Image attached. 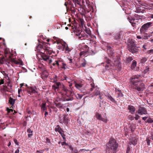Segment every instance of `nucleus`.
<instances>
[{"label":"nucleus","mask_w":153,"mask_h":153,"mask_svg":"<svg viewBox=\"0 0 153 153\" xmlns=\"http://www.w3.org/2000/svg\"><path fill=\"white\" fill-rule=\"evenodd\" d=\"M47 44V43L43 44V45L39 44L36 47V49L40 53L43 61L49 64L52 62L51 56L46 55V53L50 55L54 52L52 49L48 47Z\"/></svg>","instance_id":"obj_1"},{"label":"nucleus","mask_w":153,"mask_h":153,"mask_svg":"<svg viewBox=\"0 0 153 153\" xmlns=\"http://www.w3.org/2000/svg\"><path fill=\"white\" fill-rule=\"evenodd\" d=\"M131 87L138 91H143L145 88L144 84L142 82L140 76L136 75L131 78Z\"/></svg>","instance_id":"obj_2"},{"label":"nucleus","mask_w":153,"mask_h":153,"mask_svg":"<svg viewBox=\"0 0 153 153\" xmlns=\"http://www.w3.org/2000/svg\"><path fill=\"white\" fill-rule=\"evenodd\" d=\"M53 38L54 40H56L55 42H53V39H50L48 38H45L44 40H45L46 39V41L48 42H51V44H54L55 43H56L58 44V49L64 51L65 48L64 47V45H65V43L66 42L63 41L62 39L56 37H53ZM47 44L50 45L51 43H47Z\"/></svg>","instance_id":"obj_3"},{"label":"nucleus","mask_w":153,"mask_h":153,"mask_svg":"<svg viewBox=\"0 0 153 153\" xmlns=\"http://www.w3.org/2000/svg\"><path fill=\"white\" fill-rule=\"evenodd\" d=\"M9 62H7V63L10 66V64L12 66H13V64H15L18 66L23 65L22 61L20 59H16L14 58V55H12L10 56V58L8 59Z\"/></svg>","instance_id":"obj_4"},{"label":"nucleus","mask_w":153,"mask_h":153,"mask_svg":"<svg viewBox=\"0 0 153 153\" xmlns=\"http://www.w3.org/2000/svg\"><path fill=\"white\" fill-rule=\"evenodd\" d=\"M118 146V144L115 140L114 138H111L107 144L108 149L116 151Z\"/></svg>","instance_id":"obj_5"},{"label":"nucleus","mask_w":153,"mask_h":153,"mask_svg":"<svg viewBox=\"0 0 153 153\" xmlns=\"http://www.w3.org/2000/svg\"><path fill=\"white\" fill-rule=\"evenodd\" d=\"M128 50L132 53H135L137 52V48L135 45V43L131 41L128 44Z\"/></svg>","instance_id":"obj_6"},{"label":"nucleus","mask_w":153,"mask_h":153,"mask_svg":"<svg viewBox=\"0 0 153 153\" xmlns=\"http://www.w3.org/2000/svg\"><path fill=\"white\" fill-rule=\"evenodd\" d=\"M152 22H148L143 25L140 28V30L141 33L146 32L148 29L152 26Z\"/></svg>","instance_id":"obj_7"},{"label":"nucleus","mask_w":153,"mask_h":153,"mask_svg":"<svg viewBox=\"0 0 153 153\" xmlns=\"http://www.w3.org/2000/svg\"><path fill=\"white\" fill-rule=\"evenodd\" d=\"M102 95L103 94L102 93L100 92V91L99 88H96L94 91L93 93L91 94L90 95L91 97H94L95 96L99 95L100 98V99H103V97L102 96Z\"/></svg>","instance_id":"obj_8"},{"label":"nucleus","mask_w":153,"mask_h":153,"mask_svg":"<svg viewBox=\"0 0 153 153\" xmlns=\"http://www.w3.org/2000/svg\"><path fill=\"white\" fill-rule=\"evenodd\" d=\"M27 92L30 95L37 93V88L35 87H30L28 88Z\"/></svg>","instance_id":"obj_9"},{"label":"nucleus","mask_w":153,"mask_h":153,"mask_svg":"<svg viewBox=\"0 0 153 153\" xmlns=\"http://www.w3.org/2000/svg\"><path fill=\"white\" fill-rule=\"evenodd\" d=\"M1 92L4 96L8 95V91L6 86H4L1 89Z\"/></svg>","instance_id":"obj_10"},{"label":"nucleus","mask_w":153,"mask_h":153,"mask_svg":"<svg viewBox=\"0 0 153 153\" xmlns=\"http://www.w3.org/2000/svg\"><path fill=\"white\" fill-rule=\"evenodd\" d=\"M137 113L140 115H142L143 114H147V113L145 108L140 107L137 111Z\"/></svg>","instance_id":"obj_11"},{"label":"nucleus","mask_w":153,"mask_h":153,"mask_svg":"<svg viewBox=\"0 0 153 153\" xmlns=\"http://www.w3.org/2000/svg\"><path fill=\"white\" fill-rule=\"evenodd\" d=\"M4 54L5 56L9 59L10 58V56L12 55H13V54L10 53L9 49H5L4 50Z\"/></svg>","instance_id":"obj_12"},{"label":"nucleus","mask_w":153,"mask_h":153,"mask_svg":"<svg viewBox=\"0 0 153 153\" xmlns=\"http://www.w3.org/2000/svg\"><path fill=\"white\" fill-rule=\"evenodd\" d=\"M128 109L129 112L132 114H135V108L133 106L131 105H129L128 107Z\"/></svg>","instance_id":"obj_13"},{"label":"nucleus","mask_w":153,"mask_h":153,"mask_svg":"<svg viewBox=\"0 0 153 153\" xmlns=\"http://www.w3.org/2000/svg\"><path fill=\"white\" fill-rule=\"evenodd\" d=\"M65 45H64V47H65L64 50L65 51V53H69L71 51L72 49L68 47V45L66 43H65Z\"/></svg>","instance_id":"obj_14"},{"label":"nucleus","mask_w":153,"mask_h":153,"mask_svg":"<svg viewBox=\"0 0 153 153\" xmlns=\"http://www.w3.org/2000/svg\"><path fill=\"white\" fill-rule=\"evenodd\" d=\"M137 139L136 138L134 137L130 140V144L135 145L137 143Z\"/></svg>","instance_id":"obj_15"},{"label":"nucleus","mask_w":153,"mask_h":153,"mask_svg":"<svg viewBox=\"0 0 153 153\" xmlns=\"http://www.w3.org/2000/svg\"><path fill=\"white\" fill-rule=\"evenodd\" d=\"M46 103H43L40 105L41 110L42 112H43L47 110V108L46 106Z\"/></svg>","instance_id":"obj_16"},{"label":"nucleus","mask_w":153,"mask_h":153,"mask_svg":"<svg viewBox=\"0 0 153 153\" xmlns=\"http://www.w3.org/2000/svg\"><path fill=\"white\" fill-rule=\"evenodd\" d=\"M111 61L110 60H107L105 66V69L106 70H108L110 69L111 66Z\"/></svg>","instance_id":"obj_17"},{"label":"nucleus","mask_w":153,"mask_h":153,"mask_svg":"<svg viewBox=\"0 0 153 153\" xmlns=\"http://www.w3.org/2000/svg\"><path fill=\"white\" fill-rule=\"evenodd\" d=\"M68 118L67 115H64L63 118L61 120V121L64 123H68Z\"/></svg>","instance_id":"obj_18"},{"label":"nucleus","mask_w":153,"mask_h":153,"mask_svg":"<svg viewBox=\"0 0 153 153\" xmlns=\"http://www.w3.org/2000/svg\"><path fill=\"white\" fill-rule=\"evenodd\" d=\"M115 92L118 95V97H123V95L122 94L121 90L115 89Z\"/></svg>","instance_id":"obj_19"},{"label":"nucleus","mask_w":153,"mask_h":153,"mask_svg":"<svg viewBox=\"0 0 153 153\" xmlns=\"http://www.w3.org/2000/svg\"><path fill=\"white\" fill-rule=\"evenodd\" d=\"M107 98L108 100H109L111 102H113L116 103V101H115L114 99L113 98L111 95L109 94H108L107 96Z\"/></svg>","instance_id":"obj_20"},{"label":"nucleus","mask_w":153,"mask_h":153,"mask_svg":"<svg viewBox=\"0 0 153 153\" xmlns=\"http://www.w3.org/2000/svg\"><path fill=\"white\" fill-rule=\"evenodd\" d=\"M137 64V63L136 61L135 60H133L132 64L131 65V68L132 69H134L136 67Z\"/></svg>","instance_id":"obj_21"},{"label":"nucleus","mask_w":153,"mask_h":153,"mask_svg":"<svg viewBox=\"0 0 153 153\" xmlns=\"http://www.w3.org/2000/svg\"><path fill=\"white\" fill-rule=\"evenodd\" d=\"M33 131H32L30 128H29L27 130V132L29 133L28 134V137H30L31 136L33 135Z\"/></svg>","instance_id":"obj_22"},{"label":"nucleus","mask_w":153,"mask_h":153,"mask_svg":"<svg viewBox=\"0 0 153 153\" xmlns=\"http://www.w3.org/2000/svg\"><path fill=\"white\" fill-rule=\"evenodd\" d=\"M9 102L10 104L11 105H14L15 102V100L13 99L12 98L10 97L9 99Z\"/></svg>","instance_id":"obj_23"},{"label":"nucleus","mask_w":153,"mask_h":153,"mask_svg":"<svg viewBox=\"0 0 153 153\" xmlns=\"http://www.w3.org/2000/svg\"><path fill=\"white\" fill-rule=\"evenodd\" d=\"M152 139L151 137H148L146 139V141L147 143V145L148 146L150 145V143L151 142V139Z\"/></svg>","instance_id":"obj_24"},{"label":"nucleus","mask_w":153,"mask_h":153,"mask_svg":"<svg viewBox=\"0 0 153 153\" xmlns=\"http://www.w3.org/2000/svg\"><path fill=\"white\" fill-rule=\"evenodd\" d=\"M89 151L88 149L86 150L85 149H81L79 151V153H91L86 152V151Z\"/></svg>","instance_id":"obj_25"},{"label":"nucleus","mask_w":153,"mask_h":153,"mask_svg":"<svg viewBox=\"0 0 153 153\" xmlns=\"http://www.w3.org/2000/svg\"><path fill=\"white\" fill-rule=\"evenodd\" d=\"M133 60V58L131 57H129L126 59V62L129 64L130 62Z\"/></svg>","instance_id":"obj_26"},{"label":"nucleus","mask_w":153,"mask_h":153,"mask_svg":"<svg viewBox=\"0 0 153 153\" xmlns=\"http://www.w3.org/2000/svg\"><path fill=\"white\" fill-rule=\"evenodd\" d=\"M62 130V128L60 127V126L59 125H57L55 128V131L56 132L58 131L59 132Z\"/></svg>","instance_id":"obj_27"},{"label":"nucleus","mask_w":153,"mask_h":153,"mask_svg":"<svg viewBox=\"0 0 153 153\" xmlns=\"http://www.w3.org/2000/svg\"><path fill=\"white\" fill-rule=\"evenodd\" d=\"M147 60V58L145 57H143L140 59V62L142 63H144Z\"/></svg>","instance_id":"obj_28"},{"label":"nucleus","mask_w":153,"mask_h":153,"mask_svg":"<svg viewBox=\"0 0 153 153\" xmlns=\"http://www.w3.org/2000/svg\"><path fill=\"white\" fill-rule=\"evenodd\" d=\"M107 47H108V51L109 50V49H111V47L110 46H107ZM108 53L109 54H111V56H114V53L112 51L111 52V53H110V52H109V51H108Z\"/></svg>","instance_id":"obj_29"},{"label":"nucleus","mask_w":153,"mask_h":153,"mask_svg":"<svg viewBox=\"0 0 153 153\" xmlns=\"http://www.w3.org/2000/svg\"><path fill=\"white\" fill-rule=\"evenodd\" d=\"M75 86L76 88L79 89L82 87V85L81 84H79L78 83H76Z\"/></svg>","instance_id":"obj_30"},{"label":"nucleus","mask_w":153,"mask_h":153,"mask_svg":"<svg viewBox=\"0 0 153 153\" xmlns=\"http://www.w3.org/2000/svg\"><path fill=\"white\" fill-rule=\"evenodd\" d=\"M96 117L99 120H100L102 118L101 115L98 113H96Z\"/></svg>","instance_id":"obj_31"},{"label":"nucleus","mask_w":153,"mask_h":153,"mask_svg":"<svg viewBox=\"0 0 153 153\" xmlns=\"http://www.w3.org/2000/svg\"><path fill=\"white\" fill-rule=\"evenodd\" d=\"M62 66L61 67V68H62L65 69L68 68L67 65L65 63H62Z\"/></svg>","instance_id":"obj_32"},{"label":"nucleus","mask_w":153,"mask_h":153,"mask_svg":"<svg viewBox=\"0 0 153 153\" xmlns=\"http://www.w3.org/2000/svg\"><path fill=\"white\" fill-rule=\"evenodd\" d=\"M82 96L83 95L81 94H77L76 95V97L77 99H81Z\"/></svg>","instance_id":"obj_33"},{"label":"nucleus","mask_w":153,"mask_h":153,"mask_svg":"<svg viewBox=\"0 0 153 153\" xmlns=\"http://www.w3.org/2000/svg\"><path fill=\"white\" fill-rule=\"evenodd\" d=\"M106 153H116V152L108 149Z\"/></svg>","instance_id":"obj_34"},{"label":"nucleus","mask_w":153,"mask_h":153,"mask_svg":"<svg viewBox=\"0 0 153 153\" xmlns=\"http://www.w3.org/2000/svg\"><path fill=\"white\" fill-rule=\"evenodd\" d=\"M68 59L69 62V63L70 64H71L73 63V59L71 57H69V56H68L67 57Z\"/></svg>","instance_id":"obj_35"},{"label":"nucleus","mask_w":153,"mask_h":153,"mask_svg":"<svg viewBox=\"0 0 153 153\" xmlns=\"http://www.w3.org/2000/svg\"><path fill=\"white\" fill-rule=\"evenodd\" d=\"M148 35V34H147ZM152 35H150V34H148V36H145L143 38V39H148L150 37V36H152Z\"/></svg>","instance_id":"obj_36"},{"label":"nucleus","mask_w":153,"mask_h":153,"mask_svg":"<svg viewBox=\"0 0 153 153\" xmlns=\"http://www.w3.org/2000/svg\"><path fill=\"white\" fill-rule=\"evenodd\" d=\"M63 90L65 93H67V94L68 93H70L71 92L70 91L67 90L65 87L63 88Z\"/></svg>","instance_id":"obj_37"},{"label":"nucleus","mask_w":153,"mask_h":153,"mask_svg":"<svg viewBox=\"0 0 153 153\" xmlns=\"http://www.w3.org/2000/svg\"><path fill=\"white\" fill-rule=\"evenodd\" d=\"M76 36H78V38L81 39H82V35L81 33L76 34Z\"/></svg>","instance_id":"obj_38"},{"label":"nucleus","mask_w":153,"mask_h":153,"mask_svg":"<svg viewBox=\"0 0 153 153\" xmlns=\"http://www.w3.org/2000/svg\"><path fill=\"white\" fill-rule=\"evenodd\" d=\"M46 143L48 145H50L51 144L50 140L48 138L46 139Z\"/></svg>","instance_id":"obj_39"},{"label":"nucleus","mask_w":153,"mask_h":153,"mask_svg":"<svg viewBox=\"0 0 153 153\" xmlns=\"http://www.w3.org/2000/svg\"><path fill=\"white\" fill-rule=\"evenodd\" d=\"M57 86L55 87L56 89H58L59 88V86L61 85V83L60 82H58L56 83Z\"/></svg>","instance_id":"obj_40"},{"label":"nucleus","mask_w":153,"mask_h":153,"mask_svg":"<svg viewBox=\"0 0 153 153\" xmlns=\"http://www.w3.org/2000/svg\"><path fill=\"white\" fill-rule=\"evenodd\" d=\"M100 120H101L105 123H106L107 122V119L106 118H104L102 117Z\"/></svg>","instance_id":"obj_41"},{"label":"nucleus","mask_w":153,"mask_h":153,"mask_svg":"<svg viewBox=\"0 0 153 153\" xmlns=\"http://www.w3.org/2000/svg\"><path fill=\"white\" fill-rule=\"evenodd\" d=\"M140 118V116H139L137 114H136L134 118L136 120H137L138 119Z\"/></svg>","instance_id":"obj_42"},{"label":"nucleus","mask_w":153,"mask_h":153,"mask_svg":"<svg viewBox=\"0 0 153 153\" xmlns=\"http://www.w3.org/2000/svg\"><path fill=\"white\" fill-rule=\"evenodd\" d=\"M86 64V62L85 60H84L83 62L81 64V65L83 67H85Z\"/></svg>","instance_id":"obj_43"},{"label":"nucleus","mask_w":153,"mask_h":153,"mask_svg":"<svg viewBox=\"0 0 153 153\" xmlns=\"http://www.w3.org/2000/svg\"><path fill=\"white\" fill-rule=\"evenodd\" d=\"M128 118L129 120H134V118L133 117V116L131 115H129L128 116Z\"/></svg>","instance_id":"obj_44"},{"label":"nucleus","mask_w":153,"mask_h":153,"mask_svg":"<svg viewBox=\"0 0 153 153\" xmlns=\"http://www.w3.org/2000/svg\"><path fill=\"white\" fill-rule=\"evenodd\" d=\"M55 62H56V63H53V65L54 66L56 64L58 66H59V62L57 60H56L55 61Z\"/></svg>","instance_id":"obj_45"},{"label":"nucleus","mask_w":153,"mask_h":153,"mask_svg":"<svg viewBox=\"0 0 153 153\" xmlns=\"http://www.w3.org/2000/svg\"><path fill=\"white\" fill-rule=\"evenodd\" d=\"M147 122L148 123H152V122H153V120H152L150 118H149V119H148L147 121Z\"/></svg>","instance_id":"obj_46"},{"label":"nucleus","mask_w":153,"mask_h":153,"mask_svg":"<svg viewBox=\"0 0 153 153\" xmlns=\"http://www.w3.org/2000/svg\"><path fill=\"white\" fill-rule=\"evenodd\" d=\"M4 80L3 79H1L0 80V85L3 84L4 83Z\"/></svg>","instance_id":"obj_47"},{"label":"nucleus","mask_w":153,"mask_h":153,"mask_svg":"<svg viewBox=\"0 0 153 153\" xmlns=\"http://www.w3.org/2000/svg\"><path fill=\"white\" fill-rule=\"evenodd\" d=\"M148 53L149 54H151V53H153V50L151 49L150 50H149L148 51Z\"/></svg>","instance_id":"obj_48"},{"label":"nucleus","mask_w":153,"mask_h":153,"mask_svg":"<svg viewBox=\"0 0 153 153\" xmlns=\"http://www.w3.org/2000/svg\"><path fill=\"white\" fill-rule=\"evenodd\" d=\"M72 153H79V151H78L77 149L74 150Z\"/></svg>","instance_id":"obj_49"},{"label":"nucleus","mask_w":153,"mask_h":153,"mask_svg":"<svg viewBox=\"0 0 153 153\" xmlns=\"http://www.w3.org/2000/svg\"><path fill=\"white\" fill-rule=\"evenodd\" d=\"M130 23H131L132 26H134V24H135V23L132 21V20H130Z\"/></svg>","instance_id":"obj_50"},{"label":"nucleus","mask_w":153,"mask_h":153,"mask_svg":"<svg viewBox=\"0 0 153 153\" xmlns=\"http://www.w3.org/2000/svg\"><path fill=\"white\" fill-rule=\"evenodd\" d=\"M7 86H9L10 87L12 86L10 85V82L9 81L7 82Z\"/></svg>","instance_id":"obj_51"},{"label":"nucleus","mask_w":153,"mask_h":153,"mask_svg":"<svg viewBox=\"0 0 153 153\" xmlns=\"http://www.w3.org/2000/svg\"><path fill=\"white\" fill-rule=\"evenodd\" d=\"M14 141L16 145H18V143L16 139H14Z\"/></svg>","instance_id":"obj_52"},{"label":"nucleus","mask_w":153,"mask_h":153,"mask_svg":"<svg viewBox=\"0 0 153 153\" xmlns=\"http://www.w3.org/2000/svg\"><path fill=\"white\" fill-rule=\"evenodd\" d=\"M148 118V117H143L142 118V119L145 121L146 120V119H147V118Z\"/></svg>","instance_id":"obj_53"},{"label":"nucleus","mask_w":153,"mask_h":153,"mask_svg":"<svg viewBox=\"0 0 153 153\" xmlns=\"http://www.w3.org/2000/svg\"><path fill=\"white\" fill-rule=\"evenodd\" d=\"M91 82H92V83H91L90 85H91V87H93L94 86V84L93 83L92 80L91 81Z\"/></svg>","instance_id":"obj_54"},{"label":"nucleus","mask_w":153,"mask_h":153,"mask_svg":"<svg viewBox=\"0 0 153 153\" xmlns=\"http://www.w3.org/2000/svg\"><path fill=\"white\" fill-rule=\"evenodd\" d=\"M61 144H62V146L64 145H65L66 144V143L65 142H62L61 143Z\"/></svg>","instance_id":"obj_55"},{"label":"nucleus","mask_w":153,"mask_h":153,"mask_svg":"<svg viewBox=\"0 0 153 153\" xmlns=\"http://www.w3.org/2000/svg\"><path fill=\"white\" fill-rule=\"evenodd\" d=\"M137 38L138 39H143V38H142L140 36H137Z\"/></svg>","instance_id":"obj_56"},{"label":"nucleus","mask_w":153,"mask_h":153,"mask_svg":"<svg viewBox=\"0 0 153 153\" xmlns=\"http://www.w3.org/2000/svg\"><path fill=\"white\" fill-rule=\"evenodd\" d=\"M129 148H127L126 153H128V152H129Z\"/></svg>","instance_id":"obj_57"},{"label":"nucleus","mask_w":153,"mask_h":153,"mask_svg":"<svg viewBox=\"0 0 153 153\" xmlns=\"http://www.w3.org/2000/svg\"><path fill=\"white\" fill-rule=\"evenodd\" d=\"M19 150L18 149H17L15 152V153H19Z\"/></svg>","instance_id":"obj_58"},{"label":"nucleus","mask_w":153,"mask_h":153,"mask_svg":"<svg viewBox=\"0 0 153 153\" xmlns=\"http://www.w3.org/2000/svg\"><path fill=\"white\" fill-rule=\"evenodd\" d=\"M115 37L116 39H119L120 38V36H119V34H118V36L117 37Z\"/></svg>","instance_id":"obj_59"},{"label":"nucleus","mask_w":153,"mask_h":153,"mask_svg":"<svg viewBox=\"0 0 153 153\" xmlns=\"http://www.w3.org/2000/svg\"><path fill=\"white\" fill-rule=\"evenodd\" d=\"M149 68L148 67H146V68L145 70H146V71H148L149 70Z\"/></svg>","instance_id":"obj_60"},{"label":"nucleus","mask_w":153,"mask_h":153,"mask_svg":"<svg viewBox=\"0 0 153 153\" xmlns=\"http://www.w3.org/2000/svg\"><path fill=\"white\" fill-rule=\"evenodd\" d=\"M45 111V116H47V115L48 114V113L46 111Z\"/></svg>","instance_id":"obj_61"},{"label":"nucleus","mask_w":153,"mask_h":153,"mask_svg":"<svg viewBox=\"0 0 153 153\" xmlns=\"http://www.w3.org/2000/svg\"><path fill=\"white\" fill-rule=\"evenodd\" d=\"M62 132H63V131H62V130H61V131H59V133L60 134H62Z\"/></svg>","instance_id":"obj_62"},{"label":"nucleus","mask_w":153,"mask_h":153,"mask_svg":"<svg viewBox=\"0 0 153 153\" xmlns=\"http://www.w3.org/2000/svg\"><path fill=\"white\" fill-rule=\"evenodd\" d=\"M11 111H13V110L12 109H9L8 111V112H10Z\"/></svg>","instance_id":"obj_63"},{"label":"nucleus","mask_w":153,"mask_h":153,"mask_svg":"<svg viewBox=\"0 0 153 153\" xmlns=\"http://www.w3.org/2000/svg\"><path fill=\"white\" fill-rule=\"evenodd\" d=\"M150 41L152 42L153 43V38H151L150 39Z\"/></svg>","instance_id":"obj_64"}]
</instances>
